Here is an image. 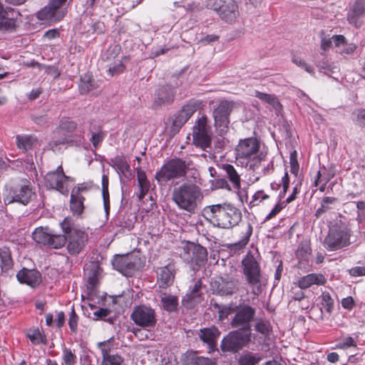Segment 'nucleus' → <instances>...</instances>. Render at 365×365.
<instances>
[{
    "label": "nucleus",
    "instance_id": "052dcab7",
    "mask_svg": "<svg viewBox=\"0 0 365 365\" xmlns=\"http://www.w3.org/2000/svg\"><path fill=\"white\" fill-rule=\"evenodd\" d=\"M98 347L101 350L103 359L107 358V356H110L109 352L110 351V344L109 340L99 342L98 344Z\"/></svg>",
    "mask_w": 365,
    "mask_h": 365
},
{
    "label": "nucleus",
    "instance_id": "603ef678",
    "mask_svg": "<svg viewBox=\"0 0 365 365\" xmlns=\"http://www.w3.org/2000/svg\"><path fill=\"white\" fill-rule=\"evenodd\" d=\"M337 347L339 349H346L349 347L354 346L356 347V342L351 336H347L341 339L338 344Z\"/></svg>",
    "mask_w": 365,
    "mask_h": 365
},
{
    "label": "nucleus",
    "instance_id": "4d7b16f0",
    "mask_svg": "<svg viewBox=\"0 0 365 365\" xmlns=\"http://www.w3.org/2000/svg\"><path fill=\"white\" fill-rule=\"evenodd\" d=\"M78 317L73 308L69 313L68 325L73 332H76L78 327Z\"/></svg>",
    "mask_w": 365,
    "mask_h": 365
},
{
    "label": "nucleus",
    "instance_id": "1a4fd4ad",
    "mask_svg": "<svg viewBox=\"0 0 365 365\" xmlns=\"http://www.w3.org/2000/svg\"><path fill=\"white\" fill-rule=\"evenodd\" d=\"M76 128V124L68 118L61 120L58 128L53 131V139L48 147L53 151H59L66 145L73 144L71 133Z\"/></svg>",
    "mask_w": 365,
    "mask_h": 365
},
{
    "label": "nucleus",
    "instance_id": "2eb2a0df",
    "mask_svg": "<svg viewBox=\"0 0 365 365\" xmlns=\"http://www.w3.org/2000/svg\"><path fill=\"white\" fill-rule=\"evenodd\" d=\"M67 0H50L48 4L37 13L41 21L56 22L61 21L66 14L67 10L63 5Z\"/></svg>",
    "mask_w": 365,
    "mask_h": 365
},
{
    "label": "nucleus",
    "instance_id": "423d86ee",
    "mask_svg": "<svg viewBox=\"0 0 365 365\" xmlns=\"http://www.w3.org/2000/svg\"><path fill=\"white\" fill-rule=\"evenodd\" d=\"M64 236L68 242L67 249L71 255L78 254L85 245L88 236L84 231L78 230L74 227L73 220L66 217L61 223Z\"/></svg>",
    "mask_w": 365,
    "mask_h": 365
},
{
    "label": "nucleus",
    "instance_id": "338daca9",
    "mask_svg": "<svg viewBox=\"0 0 365 365\" xmlns=\"http://www.w3.org/2000/svg\"><path fill=\"white\" fill-rule=\"evenodd\" d=\"M349 273L352 277L365 276V267H354L349 269Z\"/></svg>",
    "mask_w": 365,
    "mask_h": 365
},
{
    "label": "nucleus",
    "instance_id": "0eeeda50",
    "mask_svg": "<svg viewBox=\"0 0 365 365\" xmlns=\"http://www.w3.org/2000/svg\"><path fill=\"white\" fill-rule=\"evenodd\" d=\"M259 142L255 138L240 140L235 148L237 159L254 161V163H250V168L255 170V167L265 158L264 154L259 153Z\"/></svg>",
    "mask_w": 365,
    "mask_h": 365
},
{
    "label": "nucleus",
    "instance_id": "ea45409f",
    "mask_svg": "<svg viewBox=\"0 0 365 365\" xmlns=\"http://www.w3.org/2000/svg\"><path fill=\"white\" fill-rule=\"evenodd\" d=\"M262 359V357L259 354L249 352L240 357L239 365H256Z\"/></svg>",
    "mask_w": 365,
    "mask_h": 365
},
{
    "label": "nucleus",
    "instance_id": "9b49d317",
    "mask_svg": "<svg viewBox=\"0 0 365 365\" xmlns=\"http://www.w3.org/2000/svg\"><path fill=\"white\" fill-rule=\"evenodd\" d=\"M255 315L256 309L254 307L246 304H240L238 306H235V313L230 321V326L232 328L252 334V323Z\"/></svg>",
    "mask_w": 365,
    "mask_h": 365
},
{
    "label": "nucleus",
    "instance_id": "412c9836",
    "mask_svg": "<svg viewBox=\"0 0 365 365\" xmlns=\"http://www.w3.org/2000/svg\"><path fill=\"white\" fill-rule=\"evenodd\" d=\"M20 16L19 12L10 7L4 6L0 2V31L11 32L17 26V19Z\"/></svg>",
    "mask_w": 365,
    "mask_h": 365
},
{
    "label": "nucleus",
    "instance_id": "bf43d9fd",
    "mask_svg": "<svg viewBox=\"0 0 365 365\" xmlns=\"http://www.w3.org/2000/svg\"><path fill=\"white\" fill-rule=\"evenodd\" d=\"M110 313V310L108 309L101 308L98 311L93 313V315L96 316L98 319H104L106 322H108L110 324L113 323V319L108 318L107 319H105Z\"/></svg>",
    "mask_w": 365,
    "mask_h": 365
},
{
    "label": "nucleus",
    "instance_id": "f704fd0d",
    "mask_svg": "<svg viewBox=\"0 0 365 365\" xmlns=\"http://www.w3.org/2000/svg\"><path fill=\"white\" fill-rule=\"evenodd\" d=\"M160 302L164 310L168 312H175L178 306V298L174 295L163 294L160 297Z\"/></svg>",
    "mask_w": 365,
    "mask_h": 365
},
{
    "label": "nucleus",
    "instance_id": "e2e57ef3",
    "mask_svg": "<svg viewBox=\"0 0 365 365\" xmlns=\"http://www.w3.org/2000/svg\"><path fill=\"white\" fill-rule=\"evenodd\" d=\"M189 365H215V362L205 357H197L190 362Z\"/></svg>",
    "mask_w": 365,
    "mask_h": 365
},
{
    "label": "nucleus",
    "instance_id": "8fccbe9b",
    "mask_svg": "<svg viewBox=\"0 0 365 365\" xmlns=\"http://www.w3.org/2000/svg\"><path fill=\"white\" fill-rule=\"evenodd\" d=\"M123 359L118 355L108 356L103 358L102 365H123Z\"/></svg>",
    "mask_w": 365,
    "mask_h": 365
},
{
    "label": "nucleus",
    "instance_id": "f257e3e1",
    "mask_svg": "<svg viewBox=\"0 0 365 365\" xmlns=\"http://www.w3.org/2000/svg\"><path fill=\"white\" fill-rule=\"evenodd\" d=\"M203 215L213 225L222 229L232 228L242 220L241 211L227 203L207 206L203 210Z\"/></svg>",
    "mask_w": 365,
    "mask_h": 365
},
{
    "label": "nucleus",
    "instance_id": "72a5a7b5",
    "mask_svg": "<svg viewBox=\"0 0 365 365\" xmlns=\"http://www.w3.org/2000/svg\"><path fill=\"white\" fill-rule=\"evenodd\" d=\"M137 178L140 189V193L138 195V197L141 200L149 191L150 185L145 172L139 168H137Z\"/></svg>",
    "mask_w": 365,
    "mask_h": 365
},
{
    "label": "nucleus",
    "instance_id": "79ce46f5",
    "mask_svg": "<svg viewBox=\"0 0 365 365\" xmlns=\"http://www.w3.org/2000/svg\"><path fill=\"white\" fill-rule=\"evenodd\" d=\"M255 330L267 337L269 335L272 328L268 321L259 319L255 324Z\"/></svg>",
    "mask_w": 365,
    "mask_h": 365
},
{
    "label": "nucleus",
    "instance_id": "2f4dec72",
    "mask_svg": "<svg viewBox=\"0 0 365 365\" xmlns=\"http://www.w3.org/2000/svg\"><path fill=\"white\" fill-rule=\"evenodd\" d=\"M84 187H78L77 190L73 189L71 195L70 209L73 214L79 216L83 210V197L79 195V191H83Z\"/></svg>",
    "mask_w": 365,
    "mask_h": 365
},
{
    "label": "nucleus",
    "instance_id": "cd10ccee",
    "mask_svg": "<svg viewBox=\"0 0 365 365\" xmlns=\"http://www.w3.org/2000/svg\"><path fill=\"white\" fill-rule=\"evenodd\" d=\"M16 278L20 283L35 287L41 282V276L40 272L36 269L23 268L17 272Z\"/></svg>",
    "mask_w": 365,
    "mask_h": 365
},
{
    "label": "nucleus",
    "instance_id": "6e6d98bb",
    "mask_svg": "<svg viewBox=\"0 0 365 365\" xmlns=\"http://www.w3.org/2000/svg\"><path fill=\"white\" fill-rule=\"evenodd\" d=\"M120 48L118 46H115L114 47H110L103 55L102 58L103 61H110L115 58L119 51Z\"/></svg>",
    "mask_w": 365,
    "mask_h": 365
},
{
    "label": "nucleus",
    "instance_id": "393cba45",
    "mask_svg": "<svg viewBox=\"0 0 365 365\" xmlns=\"http://www.w3.org/2000/svg\"><path fill=\"white\" fill-rule=\"evenodd\" d=\"M220 335V331L215 326L200 329L197 333L198 338L207 344L209 353L217 349V341Z\"/></svg>",
    "mask_w": 365,
    "mask_h": 365
},
{
    "label": "nucleus",
    "instance_id": "bb28decb",
    "mask_svg": "<svg viewBox=\"0 0 365 365\" xmlns=\"http://www.w3.org/2000/svg\"><path fill=\"white\" fill-rule=\"evenodd\" d=\"M365 14V0H354L350 4L349 10L347 14V21L350 24L359 28L361 26L362 21H359V17Z\"/></svg>",
    "mask_w": 365,
    "mask_h": 365
},
{
    "label": "nucleus",
    "instance_id": "680f3d73",
    "mask_svg": "<svg viewBox=\"0 0 365 365\" xmlns=\"http://www.w3.org/2000/svg\"><path fill=\"white\" fill-rule=\"evenodd\" d=\"M30 341L34 344H39L42 342V335L38 329H35L28 334Z\"/></svg>",
    "mask_w": 365,
    "mask_h": 365
},
{
    "label": "nucleus",
    "instance_id": "864d4df0",
    "mask_svg": "<svg viewBox=\"0 0 365 365\" xmlns=\"http://www.w3.org/2000/svg\"><path fill=\"white\" fill-rule=\"evenodd\" d=\"M292 62L295 63L299 67L304 68L307 73L313 74L314 73V68L309 65H308L303 59H302L299 56H293Z\"/></svg>",
    "mask_w": 365,
    "mask_h": 365
},
{
    "label": "nucleus",
    "instance_id": "aec40b11",
    "mask_svg": "<svg viewBox=\"0 0 365 365\" xmlns=\"http://www.w3.org/2000/svg\"><path fill=\"white\" fill-rule=\"evenodd\" d=\"M34 192L32 190L31 184L26 181L11 190L10 195L4 198L6 204L17 202L22 205H27L31 200Z\"/></svg>",
    "mask_w": 365,
    "mask_h": 365
},
{
    "label": "nucleus",
    "instance_id": "a18cd8bd",
    "mask_svg": "<svg viewBox=\"0 0 365 365\" xmlns=\"http://www.w3.org/2000/svg\"><path fill=\"white\" fill-rule=\"evenodd\" d=\"M320 297L322 307L326 312L330 314L334 309V299L328 292H323Z\"/></svg>",
    "mask_w": 365,
    "mask_h": 365
},
{
    "label": "nucleus",
    "instance_id": "473e14b6",
    "mask_svg": "<svg viewBox=\"0 0 365 365\" xmlns=\"http://www.w3.org/2000/svg\"><path fill=\"white\" fill-rule=\"evenodd\" d=\"M203 300V294L188 291L182 299V305L187 309L195 307Z\"/></svg>",
    "mask_w": 365,
    "mask_h": 365
},
{
    "label": "nucleus",
    "instance_id": "37998d69",
    "mask_svg": "<svg viewBox=\"0 0 365 365\" xmlns=\"http://www.w3.org/2000/svg\"><path fill=\"white\" fill-rule=\"evenodd\" d=\"M103 269L101 267V263L97 262H93V295L94 294L95 289L99 282V280L103 277Z\"/></svg>",
    "mask_w": 365,
    "mask_h": 365
},
{
    "label": "nucleus",
    "instance_id": "774afa93",
    "mask_svg": "<svg viewBox=\"0 0 365 365\" xmlns=\"http://www.w3.org/2000/svg\"><path fill=\"white\" fill-rule=\"evenodd\" d=\"M355 303L354 299L351 297H347L346 298L342 299L341 300V306L343 308L351 310L354 307Z\"/></svg>",
    "mask_w": 365,
    "mask_h": 365
},
{
    "label": "nucleus",
    "instance_id": "f03ea898",
    "mask_svg": "<svg viewBox=\"0 0 365 365\" xmlns=\"http://www.w3.org/2000/svg\"><path fill=\"white\" fill-rule=\"evenodd\" d=\"M202 197L200 187L193 183H182L172 193V200L177 206L190 213L195 212Z\"/></svg>",
    "mask_w": 365,
    "mask_h": 365
},
{
    "label": "nucleus",
    "instance_id": "ddd939ff",
    "mask_svg": "<svg viewBox=\"0 0 365 365\" xmlns=\"http://www.w3.org/2000/svg\"><path fill=\"white\" fill-rule=\"evenodd\" d=\"M32 237L37 243L53 249L61 248L66 242V237L64 235L54 234L48 227H39L35 229L32 233Z\"/></svg>",
    "mask_w": 365,
    "mask_h": 365
},
{
    "label": "nucleus",
    "instance_id": "39448f33",
    "mask_svg": "<svg viewBox=\"0 0 365 365\" xmlns=\"http://www.w3.org/2000/svg\"><path fill=\"white\" fill-rule=\"evenodd\" d=\"M257 257L249 252L242 260V273L247 283L252 287V293L255 296L262 292V271Z\"/></svg>",
    "mask_w": 365,
    "mask_h": 365
},
{
    "label": "nucleus",
    "instance_id": "dca6fc26",
    "mask_svg": "<svg viewBox=\"0 0 365 365\" xmlns=\"http://www.w3.org/2000/svg\"><path fill=\"white\" fill-rule=\"evenodd\" d=\"M69 182H73V180L64 174L61 165H59L56 171L50 172L45 176L46 185L62 194L68 192Z\"/></svg>",
    "mask_w": 365,
    "mask_h": 365
},
{
    "label": "nucleus",
    "instance_id": "c03bdc74",
    "mask_svg": "<svg viewBox=\"0 0 365 365\" xmlns=\"http://www.w3.org/2000/svg\"><path fill=\"white\" fill-rule=\"evenodd\" d=\"M91 88V73H85L81 77L79 83V92L82 95L88 94Z\"/></svg>",
    "mask_w": 365,
    "mask_h": 365
},
{
    "label": "nucleus",
    "instance_id": "6ab92c4d",
    "mask_svg": "<svg viewBox=\"0 0 365 365\" xmlns=\"http://www.w3.org/2000/svg\"><path fill=\"white\" fill-rule=\"evenodd\" d=\"M214 293L220 296L232 295L239 290L238 279L232 276L220 277L211 283Z\"/></svg>",
    "mask_w": 365,
    "mask_h": 365
},
{
    "label": "nucleus",
    "instance_id": "c756f323",
    "mask_svg": "<svg viewBox=\"0 0 365 365\" xmlns=\"http://www.w3.org/2000/svg\"><path fill=\"white\" fill-rule=\"evenodd\" d=\"M111 163L116 169L120 176L128 180L133 177L130 165L124 155H116L111 159Z\"/></svg>",
    "mask_w": 365,
    "mask_h": 365
},
{
    "label": "nucleus",
    "instance_id": "49530a36",
    "mask_svg": "<svg viewBox=\"0 0 365 365\" xmlns=\"http://www.w3.org/2000/svg\"><path fill=\"white\" fill-rule=\"evenodd\" d=\"M63 364L74 365L76 363V356L71 349L64 347L62 351Z\"/></svg>",
    "mask_w": 365,
    "mask_h": 365
},
{
    "label": "nucleus",
    "instance_id": "c9c22d12",
    "mask_svg": "<svg viewBox=\"0 0 365 365\" xmlns=\"http://www.w3.org/2000/svg\"><path fill=\"white\" fill-rule=\"evenodd\" d=\"M338 202V199L334 197H324L321 201V206L315 212V216L319 217L326 212L334 208V206Z\"/></svg>",
    "mask_w": 365,
    "mask_h": 365
},
{
    "label": "nucleus",
    "instance_id": "c85d7f7f",
    "mask_svg": "<svg viewBox=\"0 0 365 365\" xmlns=\"http://www.w3.org/2000/svg\"><path fill=\"white\" fill-rule=\"evenodd\" d=\"M326 282L327 279L322 274L311 273L300 277L294 284L301 289H306L314 284L324 285Z\"/></svg>",
    "mask_w": 365,
    "mask_h": 365
},
{
    "label": "nucleus",
    "instance_id": "f8f14e48",
    "mask_svg": "<svg viewBox=\"0 0 365 365\" xmlns=\"http://www.w3.org/2000/svg\"><path fill=\"white\" fill-rule=\"evenodd\" d=\"M252 334L243 330H233L223 337L220 348L223 352L237 353L251 341Z\"/></svg>",
    "mask_w": 365,
    "mask_h": 365
},
{
    "label": "nucleus",
    "instance_id": "6e6552de",
    "mask_svg": "<svg viewBox=\"0 0 365 365\" xmlns=\"http://www.w3.org/2000/svg\"><path fill=\"white\" fill-rule=\"evenodd\" d=\"M235 106L236 103L233 101L225 99L220 100L213 106L212 117L215 126L220 135L228 131L230 123V115Z\"/></svg>",
    "mask_w": 365,
    "mask_h": 365
},
{
    "label": "nucleus",
    "instance_id": "5701e85b",
    "mask_svg": "<svg viewBox=\"0 0 365 365\" xmlns=\"http://www.w3.org/2000/svg\"><path fill=\"white\" fill-rule=\"evenodd\" d=\"M113 268L126 277L132 276L138 269L135 259L129 255H116L112 260Z\"/></svg>",
    "mask_w": 365,
    "mask_h": 365
},
{
    "label": "nucleus",
    "instance_id": "7c9ffc66",
    "mask_svg": "<svg viewBox=\"0 0 365 365\" xmlns=\"http://www.w3.org/2000/svg\"><path fill=\"white\" fill-rule=\"evenodd\" d=\"M16 143L18 148L24 152H28L35 148L38 145L36 137L29 135H18L16 137Z\"/></svg>",
    "mask_w": 365,
    "mask_h": 365
},
{
    "label": "nucleus",
    "instance_id": "0e129e2a",
    "mask_svg": "<svg viewBox=\"0 0 365 365\" xmlns=\"http://www.w3.org/2000/svg\"><path fill=\"white\" fill-rule=\"evenodd\" d=\"M204 285L202 284V279L200 278L193 281V284L190 287L189 291L197 293H202V289Z\"/></svg>",
    "mask_w": 365,
    "mask_h": 365
},
{
    "label": "nucleus",
    "instance_id": "58836bf2",
    "mask_svg": "<svg viewBox=\"0 0 365 365\" xmlns=\"http://www.w3.org/2000/svg\"><path fill=\"white\" fill-rule=\"evenodd\" d=\"M102 197L106 213L108 215L110 210V200L108 191V178L106 175L102 176Z\"/></svg>",
    "mask_w": 365,
    "mask_h": 365
},
{
    "label": "nucleus",
    "instance_id": "7ed1b4c3",
    "mask_svg": "<svg viewBox=\"0 0 365 365\" xmlns=\"http://www.w3.org/2000/svg\"><path fill=\"white\" fill-rule=\"evenodd\" d=\"M351 231L345 218L336 220L325 237L323 245L328 251H336L350 245Z\"/></svg>",
    "mask_w": 365,
    "mask_h": 365
},
{
    "label": "nucleus",
    "instance_id": "a878e982",
    "mask_svg": "<svg viewBox=\"0 0 365 365\" xmlns=\"http://www.w3.org/2000/svg\"><path fill=\"white\" fill-rule=\"evenodd\" d=\"M175 94L174 88L170 85L160 87L155 91L153 108L158 109L162 106L171 103L174 101Z\"/></svg>",
    "mask_w": 365,
    "mask_h": 365
},
{
    "label": "nucleus",
    "instance_id": "69168bd1",
    "mask_svg": "<svg viewBox=\"0 0 365 365\" xmlns=\"http://www.w3.org/2000/svg\"><path fill=\"white\" fill-rule=\"evenodd\" d=\"M269 198V195L265 194L262 190H259L257 192L255 193V195L252 197V200L250 202V204L252 205V206L257 205V204L255 203V201L259 200L260 202L267 200Z\"/></svg>",
    "mask_w": 365,
    "mask_h": 365
},
{
    "label": "nucleus",
    "instance_id": "3c124183",
    "mask_svg": "<svg viewBox=\"0 0 365 365\" xmlns=\"http://www.w3.org/2000/svg\"><path fill=\"white\" fill-rule=\"evenodd\" d=\"M296 254L302 259H306L311 254L310 246L307 243L302 244L297 249Z\"/></svg>",
    "mask_w": 365,
    "mask_h": 365
},
{
    "label": "nucleus",
    "instance_id": "a19ab883",
    "mask_svg": "<svg viewBox=\"0 0 365 365\" xmlns=\"http://www.w3.org/2000/svg\"><path fill=\"white\" fill-rule=\"evenodd\" d=\"M214 307L217 309L220 320L227 319L231 314L235 313V307L232 304L223 305L215 304Z\"/></svg>",
    "mask_w": 365,
    "mask_h": 365
},
{
    "label": "nucleus",
    "instance_id": "e433bc0d",
    "mask_svg": "<svg viewBox=\"0 0 365 365\" xmlns=\"http://www.w3.org/2000/svg\"><path fill=\"white\" fill-rule=\"evenodd\" d=\"M0 266L3 272H7L12 267L13 260L8 247H4L0 249Z\"/></svg>",
    "mask_w": 365,
    "mask_h": 365
},
{
    "label": "nucleus",
    "instance_id": "b1692460",
    "mask_svg": "<svg viewBox=\"0 0 365 365\" xmlns=\"http://www.w3.org/2000/svg\"><path fill=\"white\" fill-rule=\"evenodd\" d=\"M157 282L160 288L170 287L175 280V265L170 262L167 265L158 268L156 270Z\"/></svg>",
    "mask_w": 365,
    "mask_h": 365
},
{
    "label": "nucleus",
    "instance_id": "4be33fe9",
    "mask_svg": "<svg viewBox=\"0 0 365 365\" xmlns=\"http://www.w3.org/2000/svg\"><path fill=\"white\" fill-rule=\"evenodd\" d=\"M217 14L220 19L226 23H235L240 11L237 2L234 0H220V6H217Z\"/></svg>",
    "mask_w": 365,
    "mask_h": 365
},
{
    "label": "nucleus",
    "instance_id": "4c0bfd02",
    "mask_svg": "<svg viewBox=\"0 0 365 365\" xmlns=\"http://www.w3.org/2000/svg\"><path fill=\"white\" fill-rule=\"evenodd\" d=\"M223 170L226 173V176L232 182V186L235 189L240 187V176L235 169L234 166L230 164L223 165Z\"/></svg>",
    "mask_w": 365,
    "mask_h": 365
},
{
    "label": "nucleus",
    "instance_id": "09e8293b",
    "mask_svg": "<svg viewBox=\"0 0 365 365\" xmlns=\"http://www.w3.org/2000/svg\"><path fill=\"white\" fill-rule=\"evenodd\" d=\"M354 117V122L356 125L365 128V108H361L353 113Z\"/></svg>",
    "mask_w": 365,
    "mask_h": 365
},
{
    "label": "nucleus",
    "instance_id": "4468645a",
    "mask_svg": "<svg viewBox=\"0 0 365 365\" xmlns=\"http://www.w3.org/2000/svg\"><path fill=\"white\" fill-rule=\"evenodd\" d=\"M207 121L206 116H202L192 129L193 143L203 150H207L211 147L212 132L210 127L207 125Z\"/></svg>",
    "mask_w": 365,
    "mask_h": 365
},
{
    "label": "nucleus",
    "instance_id": "13d9d810",
    "mask_svg": "<svg viewBox=\"0 0 365 365\" xmlns=\"http://www.w3.org/2000/svg\"><path fill=\"white\" fill-rule=\"evenodd\" d=\"M106 135V132L103 130H98L96 133L93 132V146L97 148L102 143Z\"/></svg>",
    "mask_w": 365,
    "mask_h": 365
},
{
    "label": "nucleus",
    "instance_id": "20e7f679",
    "mask_svg": "<svg viewBox=\"0 0 365 365\" xmlns=\"http://www.w3.org/2000/svg\"><path fill=\"white\" fill-rule=\"evenodd\" d=\"M190 165L191 162L182 158H172L156 172L155 178L160 185H165L170 180L185 178Z\"/></svg>",
    "mask_w": 365,
    "mask_h": 365
},
{
    "label": "nucleus",
    "instance_id": "de8ad7c7",
    "mask_svg": "<svg viewBox=\"0 0 365 365\" xmlns=\"http://www.w3.org/2000/svg\"><path fill=\"white\" fill-rule=\"evenodd\" d=\"M332 177V175L327 173L326 168L323 166L322 168H320L317 173V179L314 181L315 185H318V184L322 182H324V185H326Z\"/></svg>",
    "mask_w": 365,
    "mask_h": 365
},
{
    "label": "nucleus",
    "instance_id": "5fc2aeb1",
    "mask_svg": "<svg viewBox=\"0 0 365 365\" xmlns=\"http://www.w3.org/2000/svg\"><path fill=\"white\" fill-rule=\"evenodd\" d=\"M125 69V66L123 63L119 61L117 63H114L109 66L108 71L110 76H115L122 73Z\"/></svg>",
    "mask_w": 365,
    "mask_h": 365
},
{
    "label": "nucleus",
    "instance_id": "f3484780",
    "mask_svg": "<svg viewBox=\"0 0 365 365\" xmlns=\"http://www.w3.org/2000/svg\"><path fill=\"white\" fill-rule=\"evenodd\" d=\"M130 317L136 325L144 328L154 327L157 322L155 310L145 305L134 307Z\"/></svg>",
    "mask_w": 365,
    "mask_h": 365
},
{
    "label": "nucleus",
    "instance_id": "a211bd4d",
    "mask_svg": "<svg viewBox=\"0 0 365 365\" xmlns=\"http://www.w3.org/2000/svg\"><path fill=\"white\" fill-rule=\"evenodd\" d=\"M200 105L198 101H190L185 104L182 109L172 119L171 132L177 133L182 126L190 119L192 114L197 110Z\"/></svg>",
    "mask_w": 365,
    "mask_h": 365
},
{
    "label": "nucleus",
    "instance_id": "9d476101",
    "mask_svg": "<svg viewBox=\"0 0 365 365\" xmlns=\"http://www.w3.org/2000/svg\"><path fill=\"white\" fill-rule=\"evenodd\" d=\"M180 257L187 263H194L200 267L207 260V249L199 244L183 242L178 249Z\"/></svg>",
    "mask_w": 365,
    "mask_h": 365
}]
</instances>
